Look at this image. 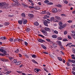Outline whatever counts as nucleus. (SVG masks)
Instances as JSON below:
<instances>
[{"mask_svg":"<svg viewBox=\"0 0 75 75\" xmlns=\"http://www.w3.org/2000/svg\"><path fill=\"white\" fill-rule=\"evenodd\" d=\"M25 56L26 57V58H29V57H28V56L27 54H26L25 55Z\"/></svg>","mask_w":75,"mask_h":75,"instance_id":"obj_47","label":"nucleus"},{"mask_svg":"<svg viewBox=\"0 0 75 75\" xmlns=\"http://www.w3.org/2000/svg\"><path fill=\"white\" fill-rule=\"evenodd\" d=\"M68 62H72V60H71V59H69L68 60Z\"/></svg>","mask_w":75,"mask_h":75,"instance_id":"obj_49","label":"nucleus"},{"mask_svg":"<svg viewBox=\"0 0 75 75\" xmlns=\"http://www.w3.org/2000/svg\"><path fill=\"white\" fill-rule=\"evenodd\" d=\"M45 30L47 31H50V28H48L47 27H45Z\"/></svg>","mask_w":75,"mask_h":75,"instance_id":"obj_11","label":"nucleus"},{"mask_svg":"<svg viewBox=\"0 0 75 75\" xmlns=\"http://www.w3.org/2000/svg\"><path fill=\"white\" fill-rule=\"evenodd\" d=\"M21 64V61H18L16 62L15 63V65H19Z\"/></svg>","mask_w":75,"mask_h":75,"instance_id":"obj_8","label":"nucleus"},{"mask_svg":"<svg viewBox=\"0 0 75 75\" xmlns=\"http://www.w3.org/2000/svg\"><path fill=\"white\" fill-rule=\"evenodd\" d=\"M67 23H65L63 24V27L64 28H65V27H66L67 26Z\"/></svg>","mask_w":75,"mask_h":75,"instance_id":"obj_29","label":"nucleus"},{"mask_svg":"<svg viewBox=\"0 0 75 75\" xmlns=\"http://www.w3.org/2000/svg\"><path fill=\"white\" fill-rule=\"evenodd\" d=\"M22 5L23 6H24L25 8H27V7H28V6L27 5H25L24 4H23Z\"/></svg>","mask_w":75,"mask_h":75,"instance_id":"obj_33","label":"nucleus"},{"mask_svg":"<svg viewBox=\"0 0 75 75\" xmlns=\"http://www.w3.org/2000/svg\"><path fill=\"white\" fill-rule=\"evenodd\" d=\"M64 33V35H66V34H67L68 33V31H65Z\"/></svg>","mask_w":75,"mask_h":75,"instance_id":"obj_41","label":"nucleus"},{"mask_svg":"<svg viewBox=\"0 0 75 75\" xmlns=\"http://www.w3.org/2000/svg\"><path fill=\"white\" fill-rule=\"evenodd\" d=\"M46 40L47 41H48V42H50V41H51V40L49 39H47Z\"/></svg>","mask_w":75,"mask_h":75,"instance_id":"obj_45","label":"nucleus"},{"mask_svg":"<svg viewBox=\"0 0 75 75\" xmlns=\"http://www.w3.org/2000/svg\"><path fill=\"white\" fill-rule=\"evenodd\" d=\"M71 72H72V74H73V75H75V72L72 71H71Z\"/></svg>","mask_w":75,"mask_h":75,"instance_id":"obj_62","label":"nucleus"},{"mask_svg":"<svg viewBox=\"0 0 75 75\" xmlns=\"http://www.w3.org/2000/svg\"><path fill=\"white\" fill-rule=\"evenodd\" d=\"M68 41V40L66 38H64L63 40V41L64 42H67V41Z\"/></svg>","mask_w":75,"mask_h":75,"instance_id":"obj_23","label":"nucleus"},{"mask_svg":"<svg viewBox=\"0 0 75 75\" xmlns=\"http://www.w3.org/2000/svg\"><path fill=\"white\" fill-rule=\"evenodd\" d=\"M40 31H41V32H42V33H43L45 35V36H47V32L46 31H45L44 30L42 29L40 30Z\"/></svg>","mask_w":75,"mask_h":75,"instance_id":"obj_2","label":"nucleus"},{"mask_svg":"<svg viewBox=\"0 0 75 75\" xmlns=\"http://www.w3.org/2000/svg\"><path fill=\"white\" fill-rule=\"evenodd\" d=\"M53 46L54 48H56L57 47V44L55 43H53L52 45Z\"/></svg>","mask_w":75,"mask_h":75,"instance_id":"obj_12","label":"nucleus"},{"mask_svg":"<svg viewBox=\"0 0 75 75\" xmlns=\"http://www.w3.org/2000/svg\"><path fill=\"white\" fill-rule=\"evenodd\" d=\"M54 33H55V34H58V31H57V30H55L54 31Z\"/></svg>","mask_w":75,"mask_h":75,"instance_id":"obj_60","label":"nucleus"},{"mask_svg":"<svg viewBox=\"0 0 75 75\" xmlns=\"http://www.w3.org/2000/svg\"><path fill=\"white\" fill-rule=\"evenodd\" d=\"M17 59L14 60L12 62L13 64H16L17 62Z\"/></svg>","mask_w":75,"mask_h":75,"instance_id":"obj_24","label":"nucleus"},{"mask_svg":"<svg viewBox=\"0 0 75 75\" xmlns=\"http://www.w3.org/2000/svg\"><path fill=\"white\" fill-rule=\"evenodd\" d=\"M13 59V57H9V59L10 61H12Z\"/></svg>","mask_w":75,"mask_h":75,"instance_id":"obj_28","label":"nucleus"},{"mask_svg":"<svg viewBox=\"0 0 75 75\" xmlns=\"http://www.w3.org/2000/svg\"><path fill=\"white\" fill-rule=\"evenodd\" d=\"M57 7H61L62 6L60 4H59L58 5H57Z\"/></svg>","mask_w":75,"mask_h":75,"instance_id":"obj_48","label":"nucleus"},{"mask_svg":"<svg viewBox=\"0 0 75 75\" xmlns=\"http://www.w3.org/2000/svg\"><path fill=\"white\" fill-rule=\"evenodd\" d=\"M57 59L58 60L60 61H62V58H61V57H58Z\"/></svg>","mask_w":75,"mask_h":75,"instance_id":"obj_22","label":"nucleus"},{"mask_svg":"<svg viewBox=\"0 0 75 75\" xmlns=\"http://www.w3.org/2000/svg\"><path fill=\"white\" fill-rule=\"evenodd\" d=\"M0 6L2 8H9L10 7L9 6V5L8 4L6 3V2L0 3Z\"/></svg>","mask_w":75,"mask_h":75,"instance_id":"obj_1","label":"nucleus"},{"mask_svg":"<svg viewBox=\"0 0 75 75\" xmlns=\"http://www.w3.org/2000/svg\"><path fill=\"white\" fill-rule=\"evenodd\" d=\"M52 12L54 13H57V9L56 8H53L52 9Z\"/></svg>","mask_w":75,"mask_h":75,"instance_id":"obj_6","label":"nucleus"},{"mask_svg":"<svg viewBox=\"0 0 75 75\" xmlns=\"http://www.w3.org/2000/svg\"><path fill=\"white\" fill-rule=\"evenodd\" d=\"M21 16L22 17H25V13H23L22 14H21Z\"/></svg>","mask_w":75,"mask_h":75,"instance_id":"obj_25","label":"nucleus"},{"mask_svg":"<svg viewBox=\"0 0 75 75\" xmlns=\"http://www.w3.org/2000/svg\"><path fill=\"white\" fill-rule=\"evenodd\" d=\"M55 18H56V19H57V20H60L61 19V18H60V17H59V16H55Z\"/></svg>","mask_w":75,"mask_h":75,"instance_id":"obj_31","label":"nucleus"},{"mask_svg":"<svg viewBox=\"0 0 75 75\" xmlns=\"http://www.w3.org/2000/svg\"><path fill=\"white\" fill-rule=\"evenodd\" d=\"M63 2H64V3L65 4H67L68 3V1H67V0H64Z\"/></svg>","mask_w":75,"mask_h":75,"instance_id":"obj_37","label":"nucleus"},{"mask_svg":"<svg viewBox=\"0 0 75 75\" xmlns=\"http://www.w3.org/2000/svg\"><path fill=\"white\" fill-rule=\"evenodd\" d=\"M57 44L58 45H59V46H61V45H62V43L61 41H57Z\"/></svg>","mask_w":75,"mask_h":75,"instance_id":"obj_16","label":"nucleus"},{"mask_svg":"<svg viewBox=\"0 0 75 75\" xmlns=\"http://www.w3.org/2000/svg\"><path fill=\"white\" fill-rule=\"evenodd\" d=\"M72 71H75V67H73L72 68Z\"/></svg>","mask_w":75,"mask_h":75,"instance_id":"obj_63","label":"nucleus"},{"mask_svg":"<svg viewBox=\"0 0 75 75\" xmlns=\"http://www.w3.org/2000/svg\"><path fill=\"white\" fill-rule=\"evenodd\" d=\"M64 27L62 25L61 26H60L59 27V28L60 29V30H62V29H63V28H64Z\"/></svg>","mask_w":75,"mask_h":75,"instance_id":"obj_26","label":"nucleus"},{"mask_svg":"<svg viewBox=\"0 0 75 75\" xmlns=\"http://www.w3.org/2000/svg\"><path fill=\"white\" fill-rule=\"evenodd\" d=\"M0 60L2 61H3V62H4L5 61L4 59L3 58L0 59Z\"/></svg>","mask_w":75,"mask_h":75,"instance_id":"obj_52","label":"nucleus"},{"mask_svg":"<svg viewBox=\"0 0 75 75\" xmlns=\"http://www.w3.org/2000/svg\"><path fill=\"white\" fill-rule=\"evenodd\" d=\"M29 17H33V16H34V15H33V14H29L28 15Z\"/></svg>","mask_w":75,"mask_h":75,"instance_id":"obj_21","label":"nucleus"},{"mask_svg":"<svg viewBox=\"0 0 75 75\" xmlns=\"http://www.w3.org/2000/svg\"><path fill=\"white\" fill-rule=\"evenodd\" d=\"M32 61L33 62V63H35V64H38V62H37V61H36L35 60L33 59L32 60Z\"/></svg>","mask_w":75,"mask_h":75,"instance_id":"obj_19","label":"nucleus"},{"mask_svg":"<svg viewBox=\"0 0 75 75\" xmlns=\"http://www.w3.org/2000/svg\"><path fill=\"white\" fill-rule=\"evenodd\" d=\"M52 37L53 38H56L57 37V35H54L52 36Z\"/></svg>","mask_w":75,"mask_h":75,"instance_id":"obj_32","label":"nucleus"},{"mask_svg":"<svg viewBox=\"0 0 75 75\" xmlns=\"http://www.w3.org/2000/svg\"><path fill=\"white\" fill-rule=\"evenodd\" d=\"M26 30L27 32H29V31H30V28H26Z\"/></svg>","mask_w":75,"mask_h":75,"instance_id":"obj_38","label":"nucleus"},{"mask_svg":"<svg viewBox=\"0 0 75 75\" xmlns=\"http://www.w3.org/2000/svg\"><path fill=\"white\" fill-rule=\"evenodd\" d=\"M34 24L36 26H38V25H39V23L38 22H36L34 23Z\"/></svg>","mask_w":75,"mask_h":75,"instance_id":"obj_13","label":"nucleus"},{"mask_svg":"<svg viewBox=\"0 0 75 75\" xmlns=\"http://www.w3.org/2000/svg\"><path fill=\"white\" fill-rule=\"evenodd\" d=\"M68 38H69V39H70V40H72V38L71 36L69 35H68Z\"/></svg>","mask_w":75,"mask_h":75,"instance_id":"obj_39","label":"nucleus"},{"mask_svg":"<svg viewBox=\"0 0 75 75\" xmlns=\"http://www.w3.org/2000/svg\"><path fill=\"white\" fill-rule=\"evenodd\" d=\"M72 52L73 53H74V54H75V49H73L72 50Z\"/></svg>","mask_w":75,"mask_h":75,"instance_id":"obj_43","label":"nucleus"},{"mask_svg":"<svg viewBox=\"0 0 75 75\" xmlns=\"http://www.w3.org/2000/svg\"><path fill=\"white\" fill-rule=\"evenodd\" d=\"M38 42H41V43H42L43 42H45V40L42 39H39L38 40Z\"/></svg>","mask_w":75,"mask_h":75,"instance_id":"obj_7","label":"nucleus"},{"mask_svg":"<svg viewBox=\"0 0 75 75\" xmlns=\"http://www.w3.org/2000/svg\"><path fill=\"white\" fill-rule=\"evenodd\" d=\"M43 53H44V54H48V53L46 52H43Z\"/></svg>","mask_w":75,"mask_h":75,"instance_id":"obj_55","label":"nucleus"},{"mask_svg":"<svg viewBox=\"0 0 75 75\" xmlns=\"http://www.w3.org/2000/svg\"><path fill=\"white\" fill-rule=\"evenodd\" d=\"M0 56H1V57H4V56H5V54L0 53Z\"/></svg>","mask_w":75,"mask_h":75,"instance_id":"obj_44","label":"nucleus"},{"mask_svg":"<svg viewBox=\"0 0 75 75\" xmlns=\"http://www.w3.org/2000/svg\"><path fill=\"white\" fill-rule=\"evenodd\" d=\"M41 47H42V48H43L44 50H47V47L45 46V45H41Z\"/></svg>","mask_w":75,"mask_h":75,"instance_id":"obj_14","label":"nucleus"},{"mask_svg":"<svg viewBox=\"0 0 75 75\" xmlns=\"http://www.w3.org/2000/svg\"><path fill=\"white\" fill-rule=\"evenodd\" d=\"M48 4H49V5H52V4H53V3L52 2H49Z\"/></svg>","mask_w":75,"mask_h":75,"instance_id":"obj_59","label":"nucleus"},{"mask_svg":"<svg viewBox=\"0 0 75 75\" xmlns=\"http://www.w3.org/2000/svg\"><path fill=\"white\" fill-rule=\"evenodd\" d=\"M13 14L12 13H11L8 15V17H13Z\"/></svg>","mask_w":75,"mask_h":75,"instance_id":"obj_20","label":"nucleus"},{"mask_svg":"<svg viewBox=\"0 0 75 75\" xmlns=\"http://www.w3.org/2000/svg\"><path fill=\"white\" fill-rule=\"evenodd\" d=\"M29 2L30 3H33V1L31 0H28Z\"/></svg>","mask_w":75,"mask_h":75,"instance_id":"obj_57","label":"nucleus"},{"mask_svg":"<svg viewBox=\"0 0 75 75\" xmlns=\"http://www.w3.org/2000/svg\"><path fill=\"white\" fill-rule=\"evenodd\" d=\"M71 35L72 38H73L75 36L74 35V34H71Z\"/></svg>","mask_w":75,"mask_h":75,"instance_id":"obj_53","label":"nucleus"},{"mask_svg":"<svg viewBox=\"0 0 75 75\" xmlns=\"http://www.w3.org/2000/svg\"><path fill=\"white\" fill-rule=\"evenodd\" d=\"M47 18H49V16H47L46 15L43 17V18H44V19H47Z\"/></svg>","mask_w":75,"mask_h":75,"instance_id":"obj_27","label":"nucleus"},{"mask_svg":"<svg viewBox=\"0 0 75 75\" xmlns=\"http://www.w3.org/2000/svg\"><path fill=\"white\" fill-rule=\"evenodd\" d=\"M43 23L45 26H47V27H48V23H47V22L45 21H44Z\"/></svg>","mask_w":75,"mask_h":75,"instance_id":"obj_10","label":"nucleus"},{"mask_svg":"<svg viewBox=\"0 0 75 75\" xmlns=\"http://www.w3.org/2000/svg\"><path fill=\"white\" fill-rule=\"evenodd\" d=\"M18 23L19 24H23V21H22V19L21 20L18 21Z\"/></svg>","mask_w":75,"mask_h":75,"instance_id":"obj_18","label":"nucleus"},{"mask_svg":"<svg viewBox=\"0 0 75 75\" xmlns=\"http://www.w3.org/2000/svg\"><path fill=\"white\" fill-rule=\"evenodd\" d=\"M54 19V18L52 17L50 18V21H53Z\"/></svg>","mask_w":75,"mask_h":75,"instance_id":"obj_46","label":"nucleus"},{"mask_svg":"<svg viewBox=\"0 0 75 75\" xmlns=\"http://www.w3.org/2000/svg\"><path fill=\"white\" fill-rule=\"evenodd\" d=\"M38 36H39L40 37H42V38H44L45 37H44V35H41V34H39L38 35Z\"/></svg>","mask_w":75,"mask_h":75,"instance_id":"obj_34","label":"nucleus"},{"mask_svg":"<svg viewBox=\"0 0 75 75\" xmlns=\"http://www.w3.org/2000/svg\"><path fill=\"white\" fill-rule=\"evenodd\" d=\"M15 52L16 53H18V52H19V50L18 49H17L15 51Z\"/></svg>","mask_w":75,"mask_h":75,"instance_id":"obj_36","label":"nucleus"},{"mask_svg":"<svg viewBox=\"0 0 75 75\" xmlns=\"http://www.w3.org/2000/svg\"><path fill=\"white\" fill-rule=\"evenodd\" d=\"M44 2L45 3L47 4L48 3H49V1H48V0H46L44 1Z\"/></svg>","mask_w":75,"mask_h":75,"instance_id":"obj_30","label":"nucleus"},{"mask_svg":"<svg viewBox=\"0 0 75 75\" xmlns=\"http://www.w3.org/2000/svg\"><path fill=\"white\" fill-rule=\"evenodd\" d=\"M9 41L11 42H13V39L11 38H10Z\"/></svg>","mask_w":75,"mask_h":75,"instance_id":"obj_50","label":"nucleus"},{"mask_svg":"<svg viewBox=\"0 0 75 75\" xmlns=\"http://www.w3.org/2000/svg\"><path fill=\"white\" fill-rule=\"evenodd\" d=\"M42 14H46V13H47V12H46L45 11H42Z\"/></svg>","mask_w":75,"mask_h":75,"instance_id":"obj_56","label":"nucleus"},{"mask_svg":"<svg viewBox=\"0 0 75 75\" xmlns=\"http://www.w3.org/2000/svg\"><path fill=\"white\" fill-rule=\"evenodd\" d=\"M1 51V52H2L3 54H5V55H7V52L5 50H3V49H2Z\"/></svg>","mask_w":75,"mask_h":75,"instance_id":"obj_5","label":"nucleus"},{"mask_svg":"<svg viewBox=\"0 0 75 75\" xmlns=\"http://www.w3.org/2000/svg\"><path fill=\"white\" fill-rule=\"evenodd\" d=\"M24 43L25 45H28V43H27V42H25Z\"/></svg>","mask_w":75,"mask_h":75,"instance_id":"obj_58","label":"nucleus"},{"mask_svg":"<svg viewBox=\"0 0 75 75\" xmlns=\"http://www.w3.org/2000/svg\"><path fill=\"white\" fill-rule=\"evenodd\" d=\"M22 21L23 24H27V20H25L24 19H22Z\"/></svg>","mask_w":75,"mask_h":75,"instance_id":"obj_3","label":"nucleus"},{"mask_svg":"<svg viewBox=\"0 0 75 75\" xmlns=\"http://www.w3.org/2000/svg\"><path fill=\"white\" fill-rule=\"evenodd\" d=\"M29 8H34L35 7L33 6H29Z\"/></svg>","mask_w":75,"mask_h":75,"instance_id":"obj_42","label":"nucleus"},{"mask_svg":"<svg viewBox=\"0 0 75 75\" xmlns=\"http://www.w3.org/2000/svg\"><path fill=\"white\" fill-rule=\"evenodd\" d=\"M11 71H7L6 72V74H10V73H11Z\"/></svg>","mask_w":75,"mask_h":75,"instance_id":"obj_35","label":"nucleus"},{"mask_svg":"<svg viewBox=\"0 0 75 75\" xmlns=\"http://www.w3.org/2000/svg\"><path fill=\"white\" fill-rule=\"evenodd\" d=\"M31 57H32V58H37V57L36 55L34 54H32V55H31Z\"/></svg>","mask_w":75,"mask_h":75,"instance_id":"obj_9","label":"nucleus"},{"mask_svg":"<svg viewBox=\"0 0 75 75\" xmlns=\"http://www.w3.org/2000/svg\"><path fill=\"white\" fill-rule=\"evenodd\" d=\"M68 23H72V21L71 20H69L68 21Z\"/></svg>","mask_w":75,"mask_h":75,"instance_id":"obj_54","label":"nucleus"},{"mask_svg":"<svg viewBox=\"0 0 75 75\" xmlns=\"http://www.w3.org/2000/svg\"><path fill=\"white\" fill-rule=\"evenodd\" d=\"M53 21H54V22H57V20L55 19H54Z\"/></svg>","mask_w":75,"mask_h":75,"instance_id":"obj_61","label":"nucleus"},{"mask_svg":"<svg viewBox=\"0 0 75 75\" xmlns=\"http://www.w3.org/2000/svg\"><path fill=\"white\" fill-rule=\"evenodd\" d=\"M10 24V23L5 22L4 23V25H6V26L8 25H9Z\"/></svg>","mask_w":75,"mask_h":75,"instance_id":"obj_17","label":"nucleus"},{"mask_svg":"<svg viewBox=\"0 0 75 75\" xmlns=\"http://www.w3.org/2000/svg\"><path fill=\"white\" fill-rule=\"evenodd\" d=\"M12 1H13V2H14L15 3V5H16V6H18V1L17 0H11Z\"/></svg>","mask_w":75,"mask_h":75,"instance_id":"obj_4","label":"nucleus"},{"mask_svg":"<svg viewBox=\"0 0 75 75\" xmlns=\"http://www.w3.org/2000/svg\"><path fill=\"white\" fill-rule=\"evenodd\" d=\"M58 24L60 26H61L62 25V22H60Z\"/></svg>","mask_w":75,"mask_h":75,"instance_id":"obj_40","label":"nucleus"},{"mask_svg":"<svg viewBox=\"0 0 75 75\" xmlns=\"http://www.w3.org/2000/svg\"><path fill=\"white\" fill-rule=\"evenodd\" d=\"M58 40H62V38L59 37L58 38Z\"/></svg>","mask_w":75,"mask_h":75,"instance_id":"obj_51","label":"nucleus"},{"mask_svg":"<svg viewBox=\"0 0 75 75\" xmlns=\"http://www.w3.org/2000/svg\"><path fill=\"white\" fill-rule=\"evenodd\" d=\"M35 10H40V7L38 6H36L34 8Z\"/></svg>","mask_w":75,"mask_h":75,"instance_id":"obj_15","label":"nucleus"},{"mask_svg":"<svg viewBox=\"0 0 75 75\" xmlns=\"http://www.w3.org/2000/svg\"><path fill=\"white\" fill-rule=\"evenodd\" d=\"M72 63H73V64H75V60H72Z\"/></svg>","mask_w":75,"mask_h":75,"instance_id":"obj_64","label":"nucleus"}]
</instances>
